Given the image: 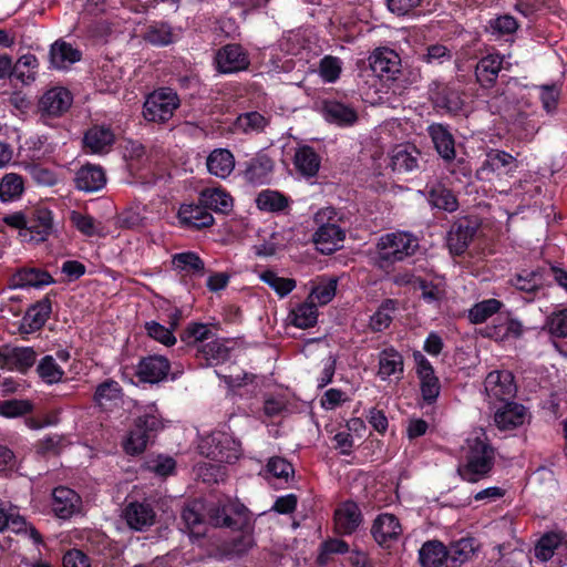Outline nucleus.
Masks as SVG:
<instances>
[{"mask_svg": "<svg viewBox=\"0 0 567 567\" xmlns=\"http://www.w3.org/2000/svg\"><path fill=\"white\" fill-rule=\"evenodd\" d=\"M498 324L486 327V336L494 339H505L508 337L519 338L523 334V324L513 318H497Z\"/></svg>", "mask_w": 567, "mask_h": 567, "instance_id": "nucleus-46", "label": "nucleus"}, {"mask_svg": "<svg viewBox=\"0 0 567 567\" xmlns=\"http://www.w3.org/2000/svg\"><path fill=\"white\" fill-rule=\"evenodd\" d=\"M446 561L451 567H457L467 561L474 554V542L471 538H462L453 543L447 549Z\"/></svg>", "mask_w": 567, "mask_h": 567, "instance_id": "nucleus-49", "label": "nucleus"}, {"mask_svg": "<svg viewBox=\"0 0 567 567\" xmlns=\"http://www.w3.org/2000/svg\"><path fill=\"white\" fill-rule=\"evenodd\" d=\"M485 392L491 400L511 402L516 395L517 386L511 371H492L484 381Z\"/></svg>", "mask_w": 567, "mask_h": 567, "instance_id": "nucleus-12", "label": "nucleus"}, {"mask_svg": "<svg viewBox=\"0 0 567 567\" xmlns=\"http://www.w3.org/2000/svg\"><path fill=\"white\" fill-rule=\"evenodd\" d=\"M52 311L51 300L44 298L32 305L22 318V328L25 332L40 330L49 319Z\"/></svg>", "mask_w": 567, "mask_h": 567, "instance_id": "nucleus-33", "label": "nucleus"}, {"mask_svg": "<svg viewBox=\"0 0 567 567\" xmlns=\"http://www.w3.org/2000/svg\"><path fill=\"white\" fill-rule=\"evenodd\" d=\"M82 53L70 43L59 40L50 49V62L56 69H64L81 60Z\"/></svg>", "mask_w": 567, "mask_h": 567, "instance_id": "nucleus-40", "label": "nucleus"}, {"mask_svg": "<svg viewBox=\"0 0 567 567\" xmlns=\"http://www.w3.org/2000/svg\"><path fill=\"white\" fill-rule=\"evenodd\" d=\"M23 178L14 173L6 174L0 182V199L10 202L19 198L23 193Z\"/></svg>", "mask_w": 567, "mask_h": 567, "instance_id": "nucleus-51", "label": "nucleus"}, {"mask_svg": "<svg viewBox=\"0 0 567 567\" xmlns=\"http://www.w3.org/2000/svg\"><path fill=\"white\" fill-rule=\"evenodd\" d=\"M210 333L206 324L192 323L184 330L181 338L185 343L193 344L207 340Z\"/></svg>", "mask_w": 567, "mask_h": 567, "instance_id": "nucleus-64", "label": "nucleus"}, {"mask_svg": "<svg viewBox=\"0 0 567 567\" xmlns=\"http://www.w3.org/2000/svg\"><path fill=\"white\" fill-rule=\"evenodd\" d=\"M372 72L380 79L394 80L401 71L399 54L389 48H378L369 56Z\"/></svg>", "mask_w": 567, "mask_h": 567, "instance_id": "nucleus-15", "label": "nucleus"}, {"mask_svg": "<svg viewBox=\"0 0 567 567\" xmlns=\"http://www.w3.org/2000/svg\"><path fill=\"white\" fill-rule=\"evenodd\" d=\"M199 203L205 208L226 214L233 207L231 196L220 188H207L199 195Z\"/></svg>", "mask_w": 567, "mask_h": 567, "instance_id": "nucleus-43", "label": "nucleus"}, {"mask_svg": "<svg viewBox=\"0 0 567 567\" xmlns=\"http://www.w3.org/2000/svg\"><path fill=\"white\" fill-rule=\"evenodd\" d=\"M549 333L557 338H567V309L553 312L546 320Z\"/></svg>", "mask_w": 567, "mask_h": 567, "instance_id": "nucleus-60", "label": "nucleus"}, {"mask_svg": "<svg viewBox=\"0 0 567 567\" xmlns=\"http://www.w3.org/2000/svg\"><path fill=\"white\" fill-rule=\"evenodd\" d=\"M416 374L420 379V388L423 400L427 404L436 401L441 392V383L435 375L434 369L430 361L421 353L415 352Z\"/></svg>", "mask_w": 567, "mask_h": 567, "instance_id": "nucleus-14", "label": "nucleus"}, {"mask_svg": "<svg viewBox=\"0 0 567 567\" xmlns=\"http://www.w3.org/2000/svg\"><path fill=\"white\" fill-rule=\"evenodd\" d=\"M502 65L503 59L497 54H488L482 58L475 68L476 81L485 89L494 86Z\"/></svg>", "mask_w": 567, "mask_h": 567, "instance_id": "nucleus-31", "label": "nucleus"}, {"mask_svg": "<svg viewBox=\"0 0 567 567\" xmlns=\"http://www.w3.org/2000/svg\"><path fill=\"white\" fill-rule=\"evenodd\" d=\"M267 471L277 478H284L286 482L293 475L295 470L291 463L280 456H272L267 463Z\"/></svg>", "mask_w": 567, "mask_h": 567, "instance_id": "nucleus-63", "label": "nucleus"}, {"mask_svg": "<svg viewBox=\"0 0 567 567\" xmlns=\"http://www.w3.org/2000/svg\"><path fill=\"white\" fill-rule=\"evenodd\" d=\"M503 303L494 298L483 300L481 302L475 303L470 310L467 318L471 323L480 324L485 322L492 316L497 313Z\"/></svg>", "mask_w": 567, "mask_h": 567, "instance_id": "nucleus-47", "label": "nucleus"}, {"mask_svg": "<svg viewBox=\"0 0 567 567\" xmlns=\"http://www.w3.org/2000/svg\"><path fill=\"white\" fill-rule=\"evenodd\" d=\"M338 279L336 277L329 278L326 282H320L311 289L308 300L316 305H327L336 296Z\"/></svg>", "mask_w": 567, "mask_h": 567, "instance_id": "nucleus-55", "label": "nucleus"}, {"mask_svg": "<svg viewBox=\"0 0 567 567\" xmlns=\"http://www.w3.org/2000/svg\"><path fill=\"white\" fill-rule=\"evenodd\" d=\"M206 166L212 175L226 178L235 168V157L229 150L216 148L208 155Z\"/></svg>", "mask_w": 567, "mask_h": 567, "instance_id": "nucleus-34", "label": "nucleus"}, {"mask_svg": "<svg viewBox=\"0 0 567 567\" xmlns=\"http://www.w3.org/2000/svg\"><path fill=\"white\" fill-rule=\"evenodd\" d=\"M371 534L379 545L389 546L391 542L399 539L402 527L395 515L384 513L374 519Z\"/></svg>", "mask_w": 567, "mask_h": 567, "instance_id": "nucleus-20", "label": "nucleus"}, {"mask_svg": "<svg viewBox=\"0 0 567 567\" xmlns=\"http://www.w3.org/2000/svg\"><path fill=\"white\" fill-rule=\"evenodd\" d=\"M293 164L299 174L305 177H313L320 168V157L312 147L305 145L297 148Z\"/></svg>", "mask_w": 567, "mask_h": 567, "instance_id": "nucleus-38", "label": "nucleus"}, {"mask_svg": "<svg viewBox=\"0 0 567 567\" xmlns=\"http://www.w3.org/2000/svg\"><path fill=\"white\" fill-rule=\"evenodd\" d=\"M333 520L337 534L351 535L362 523V514L354 502H346L336 509Z\"/></svg>", "mask_w": 567, "mask_h": 567, "instance_id": "nucleus-21", "label": "nucleus"}, {"mask_svg": "<svg viewBox=\"0 0 567 567\" xmlns=\"http://www.w3.org/2000/svg\"><path fill=\"white\" fill-rule=\"evenodd\" d=\"M214 61L216 70L224 74L247 70L250 64L248 53L241 45L235 43L218 49Z\"/></svg>", "mask_w": 567, "mask_h": 567, "instance_id": "nucleus-11", "label": "nucleus"}, {"mask_svg": "<svg viewBox=\"0 0 567 567\" xmlns=\"http://www.w3.org/2000/svg\"><path fill=\"white\" fill-rule=\"evenodd\" d=\"M144 40L153 45H168L173 42L172 27L166 22L152 24L145 32Z\"/></svg>", "mask_w": 567, "mask_h": 567, "instance_id": "nucleus-53", "label": "nucleus"}, {"mask_svg": "<svg viewBox=\"0 0 567 567\" xmlns=\"http://www.w3.org/2000/svg\"><path fill=\"white\" fill-rule=\"evenodd\" d=\"M172 266L176 271L188 276L202 277L206 272L204 260L194 251L173 255Z\"/></svg>", "mask_w": 567, "mask_h": 567, "instance_id": "nucleus-37", "label": "nucleus"}, {"mask_svg": "<svg viewBox=\"0 0 567 567\" xmlns=\"http://www.w3.org/2000/svg\"><path fill=\"white\" fill-rule=\"evenodd\" d=\"M145 330L151 338L165 346H173L176 342V338L174 337L172 329L166 328L156 321L146 322Z\"/></svg>", "mask_w": 567, "mask_h": 567, "instance_id": "nucleus-62", "label": "nucleus"}, {"mask_svg": "<svg viewBox=\"0 0 567 567\" xmlns=\"http://www.w3.org/2000/svg\"><path fill=\"white\" fill-rule=\"evenodd\" d=\"M274 162L267 155L251 158L244 171L245 179L252 185H264L270 182Z\"/></svg>", "mask_w": 567, "mask_h": 567, "instance_id": "nucleus-30", "label": "nucleus"}, {"mask_svg": "<svg viewBox=\"0 0 567 567\" xmlns=\"http://www.w3.org/2000/svg\"><path fill=\"white\" fill-rule=\"evenodd\" d=\"M179 106L178 95L171 89L152 92L143 105V116L148 122L166 123Z\"/></svg>", "mask_w": 567, "mask_h": 567, "instance_id": "nucleus-5", "label": "nucleus"}, {"mask_svg": "<svg viewBox=\"0 0 567 567\" xmlns=\"http://www.w3.org/2000/svg\"><path fill=\"white\" fill-rule=\"evenodd\" d=\"M395 310V301L386 299L370 319V328L380 332L386 329L393 320L392 313Z\"/></svg>", "mask_w": 567, "mask_h": 567, "instance_id": "nucleus-54", "label": "nucleus"}, {"mask_svg": "<svg viewBox=\"0 0 567 567\" xmlns=\"http://www.w3.org/2000/svg\"><path fill=\"white\" fill-rule=\"evenodd\" d=\"M51 508L56 517L69 519L81 513V496L66 486H58L52 491Z\"/></svg>", "mask_w": 567, "mask_h": 567, "instance_id": "nucleus-16", "label": "nucleus"}, {"mask_svg": "<svg viewBox=\"0 0 567 567\" xmlns=\"http://www.w3.org/2000/svg\"><path fill=\"white\" fill-rule=\"evenodd\" d=\"M344 238L346 233L340 226L327 223L317 229L313 235V243L320 252L330 255L340 247Z\"/></svg>", "mask_w": 567, "mask_h": 567, "instance_id": "nucleus-23", "label": "nucleus"}, {"mask_svg": "<svg viewBox=\"0 0 567 567\" xmlns=\"http://www.w3.org/2000/svg\"><path fill=\"white\" fill-rule=\"evenodd\" d=\"M33 405L28 400H7L0 403V415L18 417L32 411Z\"/></svg>", "mask_w": 567, "mask_h": 567, "instance_id": "nucleus-59", "label": "nucleus"}, {"mask_svg": "<svg viewBox=\"0 0 567 567\" xmlns=\"http://www.w3.org/2000/svg\"><path fill=\"white\" fill-rule=\"evenodd\" d=\"M207 526L226 527L233 530L243 529L248 525L247 509L237 504H213L206 509Z\"/></svg>", "mask_w": 567, "mask_h": 567, "instance_id": "nucleus-6", "label": "nucleus"}, {"mask_svg": "<svg viewBox=\"0 0 567 567\" xmlns=\"http://www.w3.org/2000/svg\"><path fill=\"white\" fill-rule=\"evenodd\" d=\"M435 150L446 162L455 158L454 137L446 125L434 123L427 127Z\"/></svg>", "mask_w": 567, "mask_h": 567, "instance_id": "nucleus-26", "label": "nucleus"}, {"mask_svg": "<svg viewBox=\"0 0 567 567\" xmlns=\"http://www.w3.org/2000/svg\"><path fill=\"white\" fill-rule=\"evenodd\" d=\"M72 104L71 93L63 87L47 91L39 101V110L49 116H60Z\"/></svg>", "mask_w": 567, "mask_h": 567, "instance_id": "nucleus-22", "label": "nucleus"}, {"mask_svg": "<svg viewBox=\"0 0 567 567\" xmlns=\"http://www.w3.org/2000/svg\"><path fill=\"white\" fill-rule=\"evenodd\" d=\"M417 248V238L405 231L385 234L377 244L379 260L386 264L402 261L414 255Z\"/></svg>", "mask_w": 567, "mask_h": 567, "instance_id": "nucleus-3", "label": "nucleus"}, {"mask_svg": "<svg viewBox=\"0 0 567 567\" xmlns=\"http://www.w3.org/2000/svg\"><path fill=\"white\" fill-rule=\"evenodd\" d=\"M511 284L519 291L535 295L544 285L543 270L540 268L524 269L511 279Z\"/></svg>", "mask_w": 567, "mask_h": 567, "instance_id": "nucleus-44", "label": "nucleus"}, {"mask_svg": "<svg viewBox=\"0 0 567 567\" xmlns=\"http://www.w3.org/2000/svg\"><path fill=\"white\" fill-rule=\"evenodd\" d=\"M322 113L328 122L339 126H350L358 121V113L353 107L334 100L323 102Z\"/></svg>", "mask_w": 567, "mask_h": 567, "instance_id": "nucleus-29", "label": "nucleus"}, {"mask_svg": "<svg viewBox=\"0 0 567 567\" xmlns=\"http://www.w3.org/2000/svg\"><path fill=\"white\" fill-rule=\"evenodd\" d=\"M171 363L163 355H148L142 358L137 364L136 375L142 382L158 383L169 372Z\"/></svg>", "mask_w": 567, "mask_h": 567, "instance_id": "nucleus-19", "label": "nucleus"}, {"mask_svg": "<svg viewBox=\"0 0 567 567\" xmlns=\"http://www.w3.org/2000/svg\"><path fill=\"white\" fill-rule=\"evenodd\" d=\"M429 94L434 109L452 115L461 113L464 109V92L454 83L433 82Z\"/></svg>", "mask_w": 567, "mask_h": 567, "instance_id": "nucleus-7", "label": "nucleus"}, {"mask_svg": "<svg viewBox=\"0 0 567 567\" xmlns=\"http://www.w3.org/2000/svg\"><path fill=\"white\" fill-rule=\"evenodd\" d=\"M527 416L526 408L516 402H506L495 412L494 421L499 430L508 431L522 426Z\"/></svg>", "mask_w": 567, "mask_h": 567, "instance_id": "nucleus-25", "label": "nucleus"}, {"mask_svg": "<svg viewBox=\"0 0 567 567\" xmlns=\"http://www.w3.org/2000/svg\"><path fill=\"white\" fill-rule=\"evenodd\" d=\"M37 360L35 351L30 347H6L3 368L25 373Z\"/></svg>", "mask_w": 567, "mask_h": 567, "instance_id": "nucleus-28", "label": "nucleus"}, {"mask_svg": "<svg viewBox=\"0 0 567 567\" xmlns=\"http://www.w3.org/2000/svg\"><path fill=\"white\" fill-rule=\"evenodd\" d=\"M74 183L79 190L91 193L104 187L106 177L101 166L87 164L76 172Z\"/></svg>", "mask_w": 567, "mask_h": 567, "instance_id": "nucleus-27", "label": "nucleus"}, {"mask_svg": "<svg viewBox=\"0 0 567 567\" xmlns=\"http://www.w3.org/2000/svg\"><path fill=\"white\" fill-rule=\"evenodd\" d=\"M200 453L220 463H233L243 453L241 444L231 434L215 431L204 437L199 444Z\"/></svg>", "mask_w": 567, "mask_h": 567, "instance_id": "nucleus-4", "label": "nucleus"}, {"mask_svg": "<svg viewBox=\"0 0 567 567\" xmlns=\"http://www.w3.org/2000/svg\"><path fill=\"white\" fill-rule=\"evenodd\" d=\"M53 233V215L44 206H37L28 212L24 240L42 243Z\"/></svg>", "mask_w": 567, "mask_h": 567, "instance_id": "nucleus-10", "label": "nucleus"}, {"mask_svg": "<svg viewBox=\"0 0 567 567\" xmlns=\"http://www.w3.org/2000/svg\"><path fill=\"white\" fill-rule=\"evenodd\" d=\"M292 323L300 329H308L317 323L318 309L315 302L308 299L292 310Z\"/></svg>", "mask_w": 567, "mask_h": 567, "instance_id": "nucleus-50", "label": "nucleus"}, {"mask_svg": "<svg viewBox=\"0 0 567 567\" xmlns=\"http://www.w3.org/2000/svg\"><path fill=\"white\" fill-rule=\"evenodd\" d=\"M40 378L47 383H55L62 380L64 371L55 362L52 355H45L37 367Z\"/></svg>", "mask_w": 567, "mask_h": 567, "instance_id": "nucleus-57", "label": "nucleus"}, {"mask_svg": "<svg viewBox=\"0 0 567 567\" xmlns=\"http://www.w3.org/2000/svg\"><path fill=\"white\" fill-rule=\"evenodd\" d=\"M12 287H42L54 282L52 276L39 268H22L19 269L11 279Z\"/></svg>", "mask_w": 567, "mask_h": 567, "instance_id": "nucleus-35", "label": "nucleus"}, {"mask_svg": "<svg viewBox=\"0 0 567 567\" xmlns=\"http://www.w3.org/2000/svg\"><path fill=\"white\" fill-rule=\"evenodd\" d=\"M349 551V545L338 538H331L323 542L320 546V553L318 556V563L324 565L328 563L329 556L332 554H346Z\"/></svg>", "mask_w": 567, "mask_h": 567, "instance_id": "nucleus-61", "label": "nucleus"}, {"mask_svg": "<svg viewBox=\"0 0 567 567\" xmlns=\"http://www.w3.org/2000/svg\"><path fill=\"white\" fill-rule=\"evenodd\" d=\"M122 388L114 380H105L97 385L94 393V402L103 410H110L122 399Z\"/></svg>", "mask_w": 567, "mask_h": 567, "instance_id": "nucleus-42", "label": "nucleus"}, {"mask_svg": "<svg viewBox=\"0 0 567 567\" xmlns=\"http://www.w3.org/2000/svg\"><path fill=\"white\" fill-rule=\"evenodd\" d=\"M518 168V161L512 154L492 148L486 153L485 159L476 171L480 181L489 182L493 176L508 175Z\"/></svg>", "mask_w": 567, "mask_h": 567, "instance_id": "nucleus-8", "label": "nucleus"}, {"mask_svg": "<svg viewBox=\"0 0 567 567\" xmlns=\"http://www.w3.org/2000/svg\"><path fill=\"white\" fill-rule=\"evenodd\" d=\"M403 374V357L394 349L386 348L379 354L378 375L385 380L391 375L401 379Z\"/></svg>", "mask_w": 567, "mask_h": 567, "instance_id": "nucleus-39", "label": "nucleus"}, {"mask_svg": "<svg viewBox=\"0 0 567 567\" xmlns=\"http://www.w3.org/2000/svg\"><path fill=\"white\" fill-rule=\"evenodd\" d=\"M427 199L432 207L447 213H454L458 208L455 194L441 182L427 186Z\"/></svg>", "mask_w": 567, "mask_h": 567, "instance_id": "nucleus-32", "label": "nucleus"}, {"mask_svg": "<svg viewBox=\"0 0 567 567\" xmlns=\"http://www.w3.org/2000/svg\"><path fill=\"white\" fill-rule=\"evenodd\" d=\"M449 556L447 548L439 540L425 542L419 550L422 567H441Z\"/></svg>", "mask_w": 567, "mask_h": 567, "instance_id": "nucleus-41", "label": "nucleus"}, {"mask_svg": "<svg viewBox=\"0 0 567 567\" xmlns=\"http://www.w3.org/2000/svg\"><path fill=\"white\" fill-rule=\"evenodd\" d=\"M563 536L559 533L549 532L544 534L535 545L534 554L535 557L542 561L549 560L555 550L560 546Z\"/></svg>", "mask_w": 567, "mask_h": 567, "instance_id": "nucleus-48", "label": "nucleus"}, {"mask_svg": "<svg viewBox=\"0 0 567 567\" xmlns=\"http://www.w3.org/2000/svg\"><path fill=\"white\" fill-rule=\"evenodd\" d=\"M257 207L266 212H281L288 206V198L277 190L265 189L257 196Z\"/></svg>", "mask_w": 567, "mask_h": 567, "instance_id": "nucleus-52", "label": "nucleus"}, {"mask_svg": "<svg viewBox=\"0 0 567 567\" xmlns=\"http://www.w3.org/2000/svg\"><path fill=\"white\" fill-rule=\"evenodd\" d=\"M421 152L415 145L403 143L395 145L390 153V166L393 172L404 174L419 168Z\"/></svg>", "mask_w": 567, "mask_h": 567, "instance_id": "nucleus-18", "label": "nucleus"}, {"mask_svg": "<svg viewBox=\"0 0 567 567\" xmlns=\"http://www.w3.org/2000/svg\"><path fill=\"white\" fill-rule=\"evenodd\" d=\"M163 429V422L156 409L151 408L144 414L134 420L133 426L123 443L124 451L130 455L143 453L158 431Z\"/></svg>", "mask_w": 567, "mask_h": 567, "instance_id": "nucleus-2", "label": "nucleus"}, {"mask_svg": "<svg viewBox=\"0 0 567 567\" xmlns=\"http://www.w3.org/2000/svg\"><path fill=\"white\" fill-rule=\"evenodd\" d=\"M260 279L271 287L280 297H285L296 288V280L291 278L279 277L272 270H266L260 275Z\"/></svg>", "mask_w": 567, "mask_h": 567, "instance_id": "nucleus-56", "label": "nucleus"}, {"mask_svg": "<svg viewBox=\"0 0 567 567\" xmlns=\"http://www.w3.org/2000/svg\"><path fill=\"white\" fill-rule=\"evenodd\" d=\"M495 465V451L486 439L468 437L465 441L464 455L456 472L467 483H477L489 477Z\"/></svg>", "mask_w": 567, "mask_h": 567, "instance_id": "nucleus-1", "label": "nucleus"}, {"mask_svg": "<svg viewBox=\"0 0 567 567\" xmlns=\"http://www.w3.org/2000/svg\"><path fill=\"white\" fill-rule=\"evenodd\" d=\"M183 523L182 530L192 538H202L207 533V520L205 515V505L199 499H194L185 504L181 513Z\"/></svg>", "mask_w": 567, "mask_h": 567, "instance_id": "nucleus-13", "label": "nucleus"}, {"mask_svg": "<svg viewBox=\"0 0 567 567\" xmlns=\"http://www.w3.org/2000/svg\"><path fill=\"white\" fill-rule=\"evenodd\" d=\"M240 530L241 534L238 537L229 542H224L217 547L218 554L221 558L231 559L240 557L255 546L252 534L249 530H245V527Z\"/></svg>", "mask_w": 567, "mask_h": 567, "instance_id": "nucleus-36", "label": "nucleus"}, {"mask_svg": "<svg viewBox=\"0 0 567 567\" xmlns=\"http://www.w3.org/2000/svg\"><path fill=\"white\" fill-rule=\"evenodd\" d=\"M207 209L203 205L183 207L179 212L181 220L196 229L209 227L214 223V217Z\"/></svg>", "mask_w": 567, "mask_h": 567, "instance_id": "nucleus-45", "label": "nucleus"}, {"mask_svg": "<svg viewBox=\"0 0 567 567\" xmlns=\"http://www.w3.org/2000/svg\"><path fill=\"white\" fill-rule=\"evenodd\" d=\"M319 74L328 83L336 82L341 74V61L337 56L326 55L319 63Z\"/></svg>", "mask_w": 567, "mask_h": 567, "instance_id": "nucleus-58", "label": "nucleus"}, {"mask_svg": "<svg viewBox=\"0 0 567 567\" xmlns=\"http://www.w3.org/2000/svg\"><path fill=\"white\" fill-rule=\"evenodd\" d=\"M480 228L478 219L471 216L457 218L447 234V246L453 255L460 256L470 246Z\"/></svg>", "mask_w": 567, "mask_h": 567, "instance_id": "nucleus-9", "label": "nucleus"}, {"mask_svg": "<svg viewBox=\"0 0 567 567\" xmlns=\"http://www.w3.org/2000/svg\"><path fill=\"white\" fill-rule=\"evenodd\" d=\"M123 518L131 529L144 532L154 525L156 514L146 502H131L123 509Z\"/></svg>", "mask_w": 567, "mask_h": 567, "instance_id": "nucleus-17", "label": "nucleus"}, {"mask_svg": "<svg viewBox=\"0 0 567 567\" xmlns=\"http://www.w3.org/2000/svg\"><path fill=\"white\" fill-rule=\"evenodd\" d=\"M115 142V134L111 127L105 125H94L84 134V147L91 153H109Z\"/></svg>", "mask_w": 567, "mask_h": 567, "instance_id": "nucleus-24", "label": "nucleus"}]
</instances>
